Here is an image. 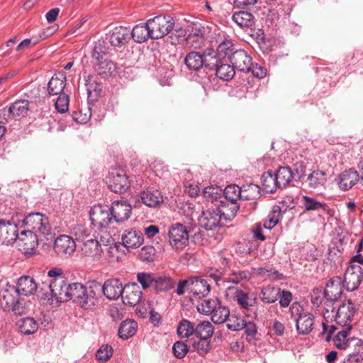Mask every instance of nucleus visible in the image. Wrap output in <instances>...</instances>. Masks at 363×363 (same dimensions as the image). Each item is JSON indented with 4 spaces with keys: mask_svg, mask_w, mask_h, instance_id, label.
<instances>
[{
    "mask_svg": "<svg viewBox=\"0 0 363 363\" xmlns=\"http://www.w3.org/2000/svg\"><path fill=\"white\" fill-rule=\"evenodd\" d=\"M184 64L191 71H199L202 68L210 70L216 66L215 50L206 48L203 52L191 51L184 57Z\"/></svg>",
    "mask_w": 363,
    "mask_h": 363,
    "instance_id": "nucleus-1",
    "label": "nucleus"
},
{
    "mask_svg": "<svg viewBox=\"0 0 363 363\" xmlns=\"http://www.w3.org/2000/svg\"><path fill=\"white\" fill-rule=\"evenodd\" d=\"M0 307L4 311H12L16 315L25 313L26 308L19 301L16 286L9 285L0 291Z\"/></svg>",
    "mask_w": 363,
    "mask_h": 363,
    "instance_id": "nucleus-2",
    "label": "nucleus"
},
{
    "mask_svg": "<svg viewBox=\"0 0 363 363\" xmlns=\"http://www.w3.org/2000/svg\"><path fill=\"white\" fill-rule=\"evenodd\" d=\"M23 224L27 230L33 231L35 234L48 236L52 235V227L48 217L41 213H30L23 220Z\"/></svg>",
    "mask_w": 363,
    "mask_h": 363,
    "instance_id": "nucleus-3",
    "label": "nucleus"
},
{
    "mask_svg": "<svg viewBox=\"0 0 363 363\" xmlns=\"http://www.w3.org/2000/svg\"><path fill=\"white\" fill-rule=\"evenodd\" d=\"M152 39H160L169 34L174 27V20L169 15H160L149 19Z\"/></svg>",
    "mask_w": 363,
    "mask_h": 363,
    "instance_id": "nucleus-4",
    "label": "nucleus"
},
{
    "mask_svg": "<svg viewBox=\"0 0 363 363\" xmlns=\"http://www.w3.org/2000/svg\"><path fill=\"white\" fill-rule=\"evenodd\" d=\"M106 179L108 189L116 194H123L130 186V182L128 176L124 170L121 169L110 172Z\"/></svg>",
    "mask_w": 363,
    "mask_h": 363,
    "instance_id": "nucleus-5",
    "label": "nucleus"
},
{
    "mask_svg": "<svg viewBox=\"0 0 363 363\" xmlns=\"http://www.w3.org/2000/svg\"><path fill=\"white\" fill-rule=\"evenodd\" d=\"M15 242L19 251L27 257H30L35 253L38 245V235L31 230H23L20 235H18Z\"/></svg>",
    "mask_w": 363,
    "mask_h": 363,
    "instance_id": "nucleus-6",
    "label": "nucleus"
},
{
    "mask_svg": "<svg viewBox=\"0 0 363 363\" xmlns=\"http://www.w3.org/2000/svg\"><path fill=\"white\" fill-rule=\"evenodd\" d=\"M189 233L190 226L179 223L172 224L168 233L170 245L177 248L186 245L189 240Z\"/></svg>",
    "mask_w": 363,
    "mask_h": 363,
    "instance_id": "nucleus-7",
    "label": "nucleus"
},
{
    "mask_svg": "<svg viewBox=\"0 0 363 363\" xmlns=\"http://www.w3.org/2000/svg\"><path fill=\"white\" fill-rule=\"evenodd\" d=\"M30 107L28 100H18L11 104L9 107H5L0 111V122L4 120L9 122L14 118L24 117L27 115Z\"/></svg>",
    "mask_w": 363,
    "mask_h": 363,
    "instance_id": "nucleus-8",
    "label": "nucleus"
},
{
    "mask_svg": "<svg viewBox=\"0 0 363 363\" xmlns=\"http://www.w3.org/2000/svg\"><path fill=\"white\" fill-rule=\"evenodd\" d=\"M90 220L100 228L107 227L112 221L111 211L107 205H94L89 211Z\"/></svg>",
    "mask_w": 363,
    "mask_h": 363,
    "instance_id": "nucleus-9",
    "label": "nucleus"
},
{
    "mask_svg": "<svg viewBox=\"0 0 363 363\" xmlns=\"http://www.w3.org/2000/svg\"><path fill=\"white\" fill-rule=\"evenodd\" d=\"M342 284L341 277H334L329 279L323 291V296L326 299L325 305L326 307H332V311L335 309V308L333 307V303L336 301L342 294V288L344 286Z\"/></svg>",
    "mask_w": 363,
    "mask_h": 363,
    "instance_id": "nucleus-10",
    "label": "nucleus"
},
{
    "mask_svg": "<svg viewBox=\"0 0 363 363\" xmlns=\"http://www.w3.org/2000/svg\"><path fill=\"white\" fill-rule=\"evenodd\" d=\"M359 307L351 299L344 301L337 309L335 320L340 325H351Z\"/></svg>",
    "mask_w": 363,
    "mask_h": 363,
    "instance_id": "nucleus-11",
    "label": "nucleus"
},
{
    "mask_svg": "<svg viewBox=\"0 0 363 363\" xmlns=\"http://www.w3.org/2000/svg\"><path fill=\"white\" fill-rule=\"evenodd\" d=\"M223 218L219 211L213 206L208 208L203 211L201 216L199 218V223L201 227L207 230L221 227V219Z\"/></svg>",
    "mask_w": 363,
    "mask_h": 363,
    "instance_id": "nucleus-12",
    "label": "nucleus"
},
{
    "mask_svg": "<svg viewBox=\"0 0 363 363\" xmlns=\"http://www.w3.org/2000/svg\"><path fill=\"white\" fill-rule=\"evenodd\" d=\"M362 267L357 264L350 265L347 269L343 281V286L348 291L356 290L362 281Z\"/></svg>",
    "mask_w": 363,
    "mask_h": 363,
    "instance_id": "nucleus-13",
    "label": "nucleus"
},
{
    "mask_svg": "<svg viewBox=\"0 0 363 363\" xmlns=\"http://www.w3.org/2000/svg\"><path fill=\"white\" fill-rule=\"evenodd\" d=\"M76 250L74 239L67 235H60L54 241V251L60 257L67 258Z\"/></svg>",
    "mask_w": 363,
    "mask_h": 363,
    "instance_id": "nucleus-14",
    "label": "nucleus"
},
{
    "mask_svg": "<svg viewBox=\"0 0 363 363\" xmlns=\"http://www.w3.org/2000/svg\"><path fill=\"white\" fill-rule=\"evenodd\" d=\"M18 226L11 220L0 219V242L10 245L18 238Z\"/></svg>",
    "mask_w": 363,
    "mask_h": 363,
    "instance_id": "nucleus-15",
    "label": "nucleus"
},
{
    "mask_svg": "<svg viewBox=\"0 0 363 363\" xmlns=\"http://www.w3.org/2000/svg\"><path fill=\"white\" fill-rule=\"evenodd\" d=\"M109 207L113 220L116 223L126 221L132 213V206L127 201H114Z\"/></svg>",
    "mask_w": 363,
    "mask_h": 363,
    "instance_id": "nucleus-16",
    "label": "nucleus"
},
{
    "mask_svg": "<svg viewBox=\"0 0 363 363\" xmlns=\"http://www.w3.org/2000/svg\"><path fill=\"white\" fill-rule=\"evenodd\" d=\"M252 59L244 50H237L232 55L229 62L233 65L235 70L242 72H249L252 65Z\"/></svg>",
    "mask_w": 363,
    "mask_h": 363,
    "instance_id": "nucleus-17",
    "label": "nucleus"
},
{
    "mask_svg": "<svg viewBox=\"0 0 363 363\" xmlns=\"http://www.w3.org/2000/svg\"><path fill=\"white\" fill-rule=\"evenodd\" d=\"M218 43L216 51H215V55L217 59H223L229 60L230 55L237 50L235 48V45L229 36L225 33L223 35H220L216 40Z\"/></svg>",
    "mask_w": 363,
    "mask_h": 363,
    "instance_id": "nucleus-18",
    "label": "nucleus"
},
{
    "mask_svg": "<svg viewBox=\"0 0 363 363\" xmlns=\"http://www.w3.org/2000/svg\"><path fill=\"white\" fill-rule=\"evenodd\" d=\"M99 303V297L94 289L86 287L76 304L84 311H94L97 308Z\"/></svg>",
    "mask_w": 363,
    "mask_h": 363,
    "instance_id": "nucleus-19",
    "label": "nucleus"
},
{
    "mask_svg": "<svg viewBox=\"0 0 363 363\" xmlns=\"http://www.w3.org/2000/svg\"><path fill=\"white\" fill-rule=\"evenodd\" d=\"M326 182V172L320 169H315L307 176V178L303 184L306 189L312 191L324 188Z\"/></svg>",
    "mask_w": 363,
    "mask_h": 363,
    "instance_id": "nucleus-20",
    "label": "nucleus"
},
{
    "mask_svg": "<svg viewBox=\"0 0 363 363\" xmlns=\"http://www.w3.org/2000/svg\"><path fill=\"white\" fill-rule=\"evenodd\" d=\"M359 179V172L354 168H350L341 172L335 181L342 191H347L357 184Z\"/></svg>",
    "mask_w": 363,
    "mask_h": 363,
    "instance_id": "nucleus-21",
    "label": "nucleus"
},
{
    "mask_svg": "<svg viewBox=\"0 0 363 363\" xmlns=\"http://www.w3.org/2000/svg\"><path fill=\"white\" fill-rule=\"evenodd\" d=\"M108 40L111 45L121 48L130 40V30L127 27H115L108 34Z\"/></svg>",
    "mask_w": 363,
    "mask_h": 363,
    "instance_id": "nucleus-22",
    "label": "nucleus"
},
{
    "mask_svg": "<svg viewBox=\"0 0 363 363\" xmlns=\"http://www.w3.org/2000/svg\"><path fill=\"white\" fill-rule=\"evenodd\" d=\"M216 66L210 70L215 71L218 78L223 81H229L233 78L235 74V69L233 65H229L228 60L217 59L216 57Z\"/></svg>",
    "mask_w": 363,
    "mask_h": 363,
    "instance_id": "nucleus-23",
    "label": "nucleus"
},
{
    "mask_svg": "<svg viewBox=\"0 0 363 363\" xmlns=\"http://www.w3.org/2000/svg\"><path fill=\"white\" fill-rule=\"evenodd\" d=\"M121 240L126 248H138L144 242L143 233L136 229H127L123 233Z\"/></svg>",
    "mask_w": 363,
    "mask_h": 363,
    "instance_id": "nucleus-24",
    "label": "nucleus"
},
{
    "mask_svg": "<svg viewBox=\"0 0 363 363\" xmlns=\"http://www.w3.org/2000/svg\"><path fill=\"white\" fill-rule=\"evenodd\" d=\"M142 294L137 284H126L124 286L121 298L125 305L135 306L140 302Z\"/></svg>",
    "mask_w": 363,
    "mask_h": 363,
    "instance_id": "nucleus-25",
    "label": "nucleus"
},
{
    "mask_svg": "<svg viewBox=\"0 0 363 363\" xmlns=\"http://www.w3.org/2000/svg\"><path fill=\"white\" fill-rule=\"evenodd\" d=\"M102 291L104 296L109 300H116L121 297L124 291V286L118 279L106 280L103 286Z\"/></svg>",
    "mask_w": 363,
    "mask_h": 363,
    "instance_id": "nucleus-26",
    "label": "nucleus"
},
{
    "mask_svg": "<svg viewBox=\"0 0 363 363\" xmlns=\"http://www.w3.org/2000/svg\"><path fill=\"white\" fill-rule=\"evenodd\" d=\"M203 228L196 225L190 226L189 240L194 244L200 246L208 245L211 242L212 235H210L209 231Z\"/></svg>",
    "mask_w": 363,
    "mask_h": 363,
    "instance_id": "nucleus-27",
    "label": "nucleus"
},
{
    "mask_svg": "<svg viewBox=\"0 0 363 363\" xmlns=\"http://www.w3.org/2000/svg\"><path fill=\"white\" fill-rule=\"evenodd\" d=\"M143 203L150 208H157L163 203V196L157 189H147L140 193Z\"/></svg>",
    "mask_w": 363,
    "mask_h": 363,
    "instance_id": "nucleus-28",
    "label": "nucleus"
},
{
    "mask_svg": "<svg viewBox=\"0 0 363 363\" xmlns=\"http://www.w3.org/2000/svg\"><path fill=\"white\" fill-rule=\"evenodd\" d=\"M38 286L35 279L28 275L21 277L17 281L16 290L18 295L28 296L37 291Z\"/></svg>",
    "mask_w": 363,
    "mask_h": 363,
    "instance_id": "nucleus-29",
    "label": "nucleus"
},
{
    "mask_svg": "<svg viewBox=\"0 0 363 363\" xmlns=\"http://www.w3.org/2000/svg\"><path fill=\"white\" fill-rule=\"evenodd\" d=\"M216 208L219 211L223 219L230 221L237 215L240 205L238 202H230L223 199L220 200V203Z\"/></svg>",
    "mask_w": 363,
    "mask_h": 363,
    "instance_id": "nucleus-30",
    "label": "nucleus"
},
{
    "mask_svg": "<svg viewBox=\"0 0 363 363\" xmlns=\"http://www.w3.org/2000/svg\"><path fill=\"white\" fill-rule=\"evenodd\" d=\"M210 284L204 279L198 277H191L190 294L195 297H205L210 292Z\"/></svg>",
    "mask_w": 363,
    "mask_h": 363,
    "instance_id": "nucleus-31",
    "label": "nucleus"
},
{
    "mask_svg": "<svg viewBox=\"0 0 363 363\" xmlns=\"http://www.w3.org/2000/svg\"><path fill=\"white\" fill-rule=\"evenodd\" d=\"M314 315L311 313H305L303 315L297 318L296 328L299 335H308L313 329Z\"/></svg>",
    "mask_w": 363,
    "mask_h": 363,
    "instance_id": "nucleus-32",
    "label": "nucleus"
},
{
    "mask_svg": "<svg viewBox=\"0 0 363 363\" xmlns=\"http://www.w3.org/2000/svg\"><path fill=\"white\" fill-rule=\"evenodd\" d=\"M67 78L64 73L55 74L48 84V91L50 95L61 94L66 85Z\"/></svg>",
    "mask_w": 363,
    "mask_h": 363,
    "instance_id": "nucleus-33",
    "label": "nucleus"
},
{
    "mask_svg": "<svg viewBox=\"0 0 363 363\" xmlns=\"http://www.w3.org/2000/svg\"><path fill=\"white\" fill-rule=\"evenodd\" d=\"M48 288L57 302H62L67 300L68 284L64 281H50Z\"/></svg>",
    "mask_w": 363,
    "mask_h": 363,
    "instance_id": "nucleus-34",
    "label": "nucleus"
},
{
    "mask_svg": "<svg viewBox=\"0 0 363 363\" xmlns=\"http://www.w3.org/2000/svg\"><path fill=\"white\" fill-rule=\"evenodd\" d=\"M150 27L148 21L144 24L136 25L132 29L130 35L137 43H143L152 38Z\"/></svg>",
    "mask_w": 363,
    "mask_h": 363,
    "instance_id": "nucleus-35",
    "label": "nucleus"
},
{
    "mask_svg": "<svg viewBox=\"0 0 363 363\" xmlns=\"http://www.w3.org/2000/svg\"><path fill=\"white\" fill-rule=\"evenodd\" d=\"M301 203L306 211L322 210L323 212L331 215V210L325 203L320 202L313 197L303 196L301 199Z\"/></svg>",
    "mask_w": 363,
    "mask_h": 363,
    "instance_id": "nucleus-36",
    "label": "nucleus"
},
{
    "mask_svg": "<svg viewBox=\"0 0 363 363\" xmlns=\"http://www.w3.org/2000/svg\"><path fill=\"white\" fill-rule=\"evenodd\" d=\"M82 243V252L84 256L95 257L101 255L102 250L97 240L91 237Z\"/></svg>",
    "mask_w": 363,
    "mask_h": 363,
    "instance_id": "nucleus-37",
    "label": "nucleus"
},
{
    "mask_svg": "<svg viewBox=\"0 0 363 363\" xmlns=\"http://www.w3.org/2000/svg\"><path fill=\"white\" fill-rule=\"evenodd\" d=\"M138 323L131 319L122 321L118 328V336L123 340H128L133 337L137 332Z\"/></svg>",
    "mask_w": 363,
    "mask_h": 363,
    "instance_id": "nucleus-38",
    "label": "nucleus"
},
{
    "mask_svg": "<svg viewBox=\"0 0 363 363\" xmlns=\"http://www.w3.org/2000/svg\"><path fill=\"white\" fill-rule=\"evenodd\" d=\"M203 196L207 201L214 205V208H216L220 203V200H223V189L218 186H209L203 190Z\"/></svg>",
    "mask_w": 363,
    "mask_h": 363,
    "instance_id": "nucleus-39",
    "label": "nucleus"
},
{
    "mask_svg": "<svg viewBox=\"0 0 363 363\" xmlns=\"http://www.w3.org/2000/svg\"><path fill=\"white\" fill-rule=\"evenodd\" d=\"M279 294L280 288L268 285L261 289L259 297L265 303H274L277 301Z\"/></svg>",
    "mask_w": 363,
    "mask_h": 363,
    "instance_id": "nucleus-40",
    "label": "nucleus"
},
{
    "mask_svg": "<svg viewBox=\"0 0 363 363\" xmlns=\"http://www.w3.org/2000/svg\"><path fill=\"white\" fill-rule=\"evenodd\" d=\"M274 174L279 188L286 186L294 178V172L289 167H279Z\"/></svg>",
    "mask_w": 363,
    "mask_h": 363,
    "instance_id": "nucleus-41",
    "label": "nucleus"
},
{
    "mask_svg": "<svg viewBox=\"0 0 363 363\" xmlns=\"http://www.w3.org/2000/svg\"><path fill=\"white\" fill-rule=\"evenodd\" d=\"M232 20L241 28H252L255 25L254 16L247 11H238L232 16Z\"/></svg>",
    "mask_w": 363,
    "mask_h": 363,
    "instance_id": "nucleus-42",
    "label": "nucleus"
},
{
    "mask_svg": "<svg viewBox=\"0 0 363 363\" xmlns=\"http://www.w3.org/2000/svg\"><path fill=\"white\" fill-rule=\"evenodd\" d=\"M274 177L275 174L272 170H268L262 174L261 177L262 186L266 192L274 193L277 188H279Z\"/></svg>",
    "mask_w": 363,
    "mask_h": 363,
    "instance_id": "nucleus-43",
    "label": "nucleus"
},
{
    "mask_svg": "<svg viewBox=\"0 0 363 363\" xmlns=\"http://www.w3.org/2000/svg\"><path fill=\"white\" fill-rule=\"evenodd\" d=\"M174 286L175 281L172 277L165 275L156 276L153 289L157 293L166 292L173 289Z\"/></svg>",
    "mask_w": 363,
    "mask_h": 363,
    "instance_id": "nucleus-44",
    "label": "nucleus"
},
{
    "mask_svg": "<svg viewBox=\"0 0 363 363\" xmlns=\"http://www.w3.org/2000/svg\"><path fill=\"white\" fill-rule=\"evenodd\" d=\"M116 65L107 59L99 62L95 67L97 74L104 79L111 77L116 72Z\"/></svg>",
    "mask_w": 363,
    "mask_h": 363,
    "instance_id": "nucleus-45",
    "label": "nucleus"
},
{
    "mask_svg": "<svg viewBox=\"0 0 363 363\" xmlns=\"http://www.w3.org/2000/svg\"><path fill=\"white\" fill-rule=\"evenodd\" d=\"M162 250V247L160 245H157V247L152 245H145L140 249L138 257L143 262L150 263L155 259L157 252Z\"/></svg>",
    "mask_w": 363,
    "mask_h": 363,
    "instance_id": "nucleus-46",
    "label": "nucleus"
},
{
    "mask_svg": "<svg viewBox=\"0 0 363 363\" xmlns=\"http://www.w3.org/2000/svg\"><path fill=\"white\" fill-rule=\"evenodd\" d=\"M194 335L196 337L211 338L214 332V327L209 321H201L195 325Z\"/></svg>",
    "mask_w": 363,
    "mask_h": 363,
    "instance_id": "nucleus-47",
    "label": "nucleus"
},
{
    "mask_svg": "<svg viewBox=\"0 0 363 363\" xmlns=\"http://www.w3.org/2000/svg\"><path fill=\"white\" fill-rule=\"evenodd\" d=\"M72 233L76 240L81 242L91 238V229L84 224H76L72 229Z\"/></svg>",
    "mask_w": 363,
    "mask_h": 363,
    "instance_id": "nucleus-48",
    "label": "nucleus"
},
{
    "mask_svg": "<svg viewBox=\"0 0 363 363\" xmlns=\"http://www.w3.org/2000/svg\"><path fill=\"white\" fill-rule=\"evenodd\" d=\"M229 317L230 311L228 308L222 306L220 303L216 306L215 310L211 313V320L216 324L225 322Z\"/></svg>",
    "mask_w": 363,
    "mask_h": 363,
    "instance_id": "nucleus-49",
    "label": "nucleus"
},
{
    "mask_svg": "<svg viewBox=\"0 0 363 363\" xmlns=\"http://www.w3.org/2000/svg\"><path fill=\"white\" fill-rule=\"evenodd\" d=\"M220 303L218 298L213 297L212 298L203 299L198 306L197 311L204 315H211L215 310L216 306Z\"/></svg>",
    "mask_w": 363,
    "mask_h": 363,
    "instance_id": "nucleus-50",
    "label": "nucleus"
},
{
    "mask_svg": "<svg viewBox=\"0 0 363 363\" xmlns=\"http://www.w3.org/2000/svg\"><path fill=\"white\" fill-rule=\"evenodd\" d=\"M343 326L345 329L340 331L333 338L334 345L339 350H345L348 347V340L347 341L345 340L352 328V325Z\"/></svg>",
    "mask_w": 363,
    "mask_h": 363,
    "instance_id": "nucleus-51",
    "label": "nucleus"
},
{
    "mask_svg": "<svg viewBox=\"0 0 363 363\" xmlns=\"http://www.w3.org/2000/svg\"><path fill=\"white\" fill-rule=\"evenodd\" d=\"M195 325L190 320L186 319L182 320L177 326V334L182 338L189 337L191 335H194Z\"/></svg>",
    "mask_w": 363,
    "mask_h": 363,
    "instance_id": "nucleus-52",
    "label": "nucleus"
},
{
    "mask_svg": "<svg viewBox=\"0 0 363 363\" xmlns=\"http://www.w3.org/2000/svg\"><path fill=\"white\" fill-rule=\"evenodd\" d=\"M86 287L82 284L78 282L68 284V290L67 291V293H68L67 299L72 300V302L76 303L78 302Z\"/></svg>",
    "mask_w": 363,
    "mask_h": 363,
    "instance_id": "nucleus-53",
    "label": "nucleus"
},
{
    "mask_svg": "<svg viewBox=\"0 0 363 363\" xmlns=\"http://www.w3.org/2000/svg\"><path fill=\"white\" fill-rule=\"evenodd\" d=\"M354 340H357L354 352L348 355L344 363H362L363 362V341L360 339Z\"/></svg>",
    "mask_w": 363,
    "mask_h": 363,
    "instance_id": "nucleus-54",
    "label": "nucleus"
},
{
    "mask_svg": "<svg viewBox=\"0 0 363 363\" xmlns=\"http://www.w3.org/2000/svg\"><path fill=\"white\" fill-rule=\"evenodd\" d=\"M223 199L230 202H238L240 197V187L236 184H230L223 190Z\"/></svg>",
    "mask_w": 363,
    "mask_h": 363,
    "instance_id": "nucleus-55",
    "label": "nucleus"
},
{
    "mask_svg": "<svg viewBox=\"0 0 363 363\" xmlns=\"http://www.w3.org/2000/svg\"><path fill=\"white\" fill-rule=\"evenodd\" d=\"M281 216V208L278 206H274L269 213L267 220L264 223V228L271 230L279 223V217Z\"/></svg>",
    "mask_w": 363,
    "mask_h": 363,
    "instance_id": "nucleus-56",
    "label": "nucleus"
},
{
    "mask_svg": "<svg viewBox=\"0 0 363 363\" xmlns=\"http://www.w3.org/2000/svg\"><path fill=\"white\" fill-rule=\"evenodd\" d=\"M19 328L22 333L25 335H31L37 331L38 324L32 318H25L22 319Z\"/></svg>",
    "mask_w": 363,
    "mask_h": 363,
    "instance_id": "nucleus-57",
    "label": "nucleus"
},
{
    "mask_svg": "<svg viewBox=\"0 0 363 363\" xmlns=\"http://www.w3.org/2000/svg\"><path fill=\"white\" fill-rule=\"evenodd\" d=\"M156 276L152 273L139 272L137 274V281L140 284L142 289L145 290L150 287L154 288Z\"/></svg>",
    "mask_w": 363,
    "mask_h": 363,
    "instance_id": "nucleus-58",
    "label": "nucleus"
},
{
    "mask_svg": "<svg viewBox=\"0 0 363 363\" xmlns=\"http://www.w3.org/2000/svg\"><path fill=\"white\" fill-rule=\"evenodd\" d=\"M86 91L88 94V99L93 101H96L97 98L100 96L102 91V85L95 81H91L90 79L86 84Z\"/></svg>",
    "mask_w": 363,
    "mask_h": 363,
    "instance_id": "nucleus-59",
    "label": "nucleus"
},
{
    "mask_svg": "<svg viewBox=\"0 0 363 363\" xmlns=\"http://www.w3.org/2000/svg\"><path fill=\"white\" fill-rule=\"evenodd\" d=\"M227 328L233 331H239L242 330L245 325V320L237 315H231L228 319Z\"/></svg>",
    "mask_w": 363,
    "mask_h": 363,
    "instance_id": "nucleus-60",
    "label": "nucleus"
},
{
    "mask_svg": "<svg viewBox=\"0 0 363 363\" xmlns=\"http://www.w3.org/2000/svg\"><path fill=\"white\" fill-rule=\"evenodd\" d=\"M199 338V340L198 342H194L193 346L194 348L197 351V352L200 355L203 356L207 354L211 348L210 338Z\"/></svg>",
    "mask_w": 363,
    "mask_h": 363,
    "instance_id": "nucleus-61",
    "label": "nucleus"
},
{
    "mask_svg": "<svg viewBox=\"0 0 363 363\" xmlns=\"http://www.w3.org/2000/svg\"><path fill=\"white\" fill-rule=\"evenodd\" d=\"M251 277L252 274L248 270L233 271L230 279L231 282L238 284L242 281H249L251 279Z\"/></svg>",
    "mask_w": 363,
    "mask_h": 363,
    "instance_id": "nucleus-62",
    "label": "nucleus"
},
{
    "mask_svg": "<svg viewBox=\"0 0 363 363\" xmlns=\"http://www.w3.org/2000/svg\"><path fill=\"white\" fill-rule=\"evenodd\" d=\"M113 347L111 345H102L96 353V358L100 362H106L113 355Z\"/></svg>",
    "mask_w": 363,
    "mask_h": 363,
    "instance_id": "nucleus-63",
    "label": "nucleus"
},
{
    "mask_svg": "<svg viewBox=\"0 0 363 363\" xmlns=\"http://www.w3.org/2000/svg\"><path fill=\"white\" fill-rule=\"evenodd\" d=\"M69 98L67 94L62 93L59 95L55 102V108L58 112L63 113L68 111Z\"/></svg>",
    "mask_w": 363,
    "mask_h": 363,
    "instance_id": "nucleus-64",
    "label": "nucleus"
}]
</instances>
